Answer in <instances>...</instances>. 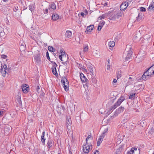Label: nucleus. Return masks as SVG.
Wrapping results in <instances>:
<instances>
[{
	"instance_id": "nucleus-1",
	"label": "nucleus",
	"mask_w": 154,
	"mask_h": 154,
	"mask_svg": "<svg viewBox=\"0 0 154 154\" xmlns=\"http://www.w3.org/2000/svg\"><path fill=\"white\" fill-rule=\"evenodd\" d=\"M125 100V97L124 96H121L115 104L111 107L107 112V114H109L110 113L112 112V110L115 109L117 107L119 106L122 102L124 101Z\"/></svg>"
},
{
	"instance_id": "nucleus-2",
	"label": "nucleus",
	"mask_w": 154,
	"mask_h": 154,
	"mask_svg": "<svg viewBox=\"0 0 154 154\" xmlns=\"http://www.w3.org/2000/svg\"><path fill=\"white\" fill-rule=\"evenodd\" d=\"M124 54L126 56L125 60L128 61L132 57V52L131 45H127Z\"/></svg>"
},
{
	"instance_id": "nucleus-3",
	"label": "nucleus",
	"mask_w": 154,
	"mask_h": 154,
	"mask_svg": "<svg viewBox=\"0 0 154 154\" xmlns=\"http://www.w3.org/2000/svg\"><path fill=\"white\" fill-rule=\"evenodd\" d=\"M154 66H152L148 68L147 70L144 73L142 76V79L145 80L149 79L150 77L151 74L149 73V71L151 70V69L152 70L153 69L154 67Z\"/></svg>"
},
{
	"instance_id": "nucleus-4",
	"label": "nucleus",
	"mask_w": 154,
	"mask_h": 154,
	"mask_svg": "<svg viewBox=\"0 0 154 154\" xmlns=\"http://www.w3.org/2000/svg\"><path fill=\"white\" fill-rule=\"evenodd\" d=\"M10 8V7L8 6H4L2 7L1 11L4 14L6 15H8L9 13Z\"/></svg>"
},
{
	"instance_id": "nucleus-5",
	"label": "nucleus",
	"mask_w": 154,
	"mask_h": 154,
	"mask_svg": "<svg viewBox=\"0 0 154 154\" xmlns=\"http://www.w3.org/2000/svg\"><path fill=\"white\" fill-rule=\"evenodd\" d=\"M92 145L91 143H88L86 144V145H85L83 147V152L86 153H88L89 152V149H92Z\"/></svg>"
},
{
	"instance_id": "nucleus-6",
	"label": "nucleus",
	"mask_w": 154,
	"mask_h": 154,
	"mask_svg": "<svg viewBox=\"0 0 154 154\" xmlns=\"http://www.w3.org/2000/svg\"><path fill=\"white\" fill-rule=\"evenodd\" d=\"M125 108L123 106H120L118 109H116V111L114 113V114L113 116V117L117 116L120 113L122 112H123Z\"/></svg>"
},
{
	"instance_id": "nucleus-7",
	"label": "nucleus",
	"mask_w": 154,
	"mask_h": 154,
	"mask_svg": "<svg viewBox=\"0 0 154 154\" xmlns=\"http://www.w3.org/2000/svg\"><path fill=\"white\" fill-rule=\"evenodd\" d=\"M53 63V66L51 68L52 72L53 74L57 76L58 75L57 72L56 67L57 66V65L55 62H51Z\"/></svg>"
},
{
	"instance_id": "nucleus-8",
	"label": "nucleus",
	"mask_w": 154,
	"mask_h": 154,
	"mask_svg": "<svg viewBox=\"0 0 154 154\" xmlns=\"http://www.w3.org/2000/svg\"><path fill=\"white\" fill-rule=\"evenodd\" d=\"M34 58L36 64H38L41 63V56L39 54H38L35 55Z\"/></svg>"
},
{
	"instance_id": "nucleus-9",
	"label": "nucleus",
	"mask_w": 154,
	"mask_h": 154,
	"mask_svg": "<svg viewBox=\"0 0 154 154\" xmlns=\"http://www.w3.org/2000/svg\"><path fill=\"white\" fill-rule=\"evenodd\" d=\"M21 88L23 92L24 93H27L29 90V85L26 84H24L23 85H22Z\"/></svg>"
},
{
	"instance_id": "nucleus-10",
	"label": "nucleus",
	"mask_w": 154,
	"mask_h": 154,
	"mask_svg": "<svg viewBox=\"0 0 154 154\" xmlns=\"http://www.w3.org/2000/svg\"><path fill=\"white\" fill-rule=\"evenodd\" d=\"M66 125L68 129H70L71 128L72 124L71 118H69L68 119H67Z\"/></svg>"
},
{
	"instance_id": "nucleus-11",
	"label": "nucleus",
	"mask_w": 154,
	"mask_h": 154,
	"mask_svg": "<svg viewBox=\"0 0 154 154\" xmlns=\"http://www.w3.org/2000/svg\"><path fill=\"white\" fill-rule=\"evenodd\" d=\"M128 6V2L127 1L123 3L120 6V10L121 11H125Z\"/></svg>"
},
{
	"instance_id": "nucleus-12",
	"label": "nucleus",
	"mask_w": 154,
	"mask_h": 154,
	"mask_svg": "<svg viewBox=\"0 0 154 154\" xmlns=\"http://www.w3.org/2000/svg\"><path fill=\"white\" fill-rule=\"evenodd\" d=\"M80 77L81 80L82 82L86 83H87L88 82V80L86 78L83 74L81 73L80 74Z\"/></svg>"
},
{
	"instance_id": "nucleus-13",
	"label": "nucleus",
	"mask_w": 154,
	"mask_h": 154,
	"mask_svg": "<svg viewBox=\"0 0 154 154\" xmlns=\"http://www.w3.org/2000/svg\"><path fill=\"white\" fill-rule=\"evenodd\" d=\"M144 14L143 13H139L138 16L136 17V22H139L142 20L144 18Z\"/></svg>"
},
{
	"instance_id": "nucleus-14",
	"label": "nucleus",
	"mask_w": 154,
	"mask_h": 154,
	"mask_svg": "<svg viewBox=\"0 0 154 154\" xmlns=\"http://www.w3.org/2000/svg\"><path fill=\"white\" fill-rule=\"evenodd\" d=\"M94 26L93 25H91L87 27L86 30L85 31V32L86 34H88V32H91L93 30Z\"/></svg>"
},
{
	"instance_id": "nucleus-15",
	"label": "nucleus",
	"mask_w": 154,
	"mask_h": 154,
	"mask_svg": "<svg viewBox=\"0 0 154 154\" xmlns=\"http://www.w3.org/2000/svg\"><path fill=\"white\" fill-rule=\"evenodd\" d=\"M61 82L63 85H66V84H67V85H69L68 81L67 79L64 77H62L61 79Z\"/></svg>"
},
{
	"instance_id": "nucleus-16",
	"label": "nucleus",
	"mask_w": 154,
	"mask_h": 154,
	"mask_svg": "<svg viewBox=\"0 0 154 154\" xmlns=\"http://www.w3.org/2000/svg\"><path fill=\"white\" fill-rule=\"evenodd\" d=\"M53 141L51 139H49L47 143V146L48 149H50L53 145Z\"/></svg>"
},
{
	"instance_id": "nucleus-17",
	"label": "nucleus",
	"mask_w": 154,
	"mask_h": 154,
	"mask_svg": "<svg viewBox=\"0 0 154 154\" xmlns=\"http://www.w3.org/2000/svg\"><path fill=\"white\" fill-rule=\"evenodd\" d=\"M45 132L44 131L42 132V134L41 136V142L42 143V144L43 145H45Z\"/></svg>"
},
{
	"instance_id": "nucleus-18",
	"label": "nucleus",
	"mask_w": 154,
	"mask_h": 154,
	"mask_svg": "<svg viewBox=\"0 0 154 154\" xmlns=\"http://www.w3.org/2000/svg\"><path fill=\"white\" fill-rule=\"evenodd\" d=\"M108 127H107L105 128L103 132L100 137L103 138L105 136L107 132L108 131Z\"/></svg>"
},
{
	"instance_id": "nucleus-19",
	"label": "nucleus",
	"mask_w": 154,
	"mask_h": 154,
	"mask_svg": "<svg viewBox=\"0 0 154 154\" xmlns=\"http://www.w3.org/2000/svg\"><path fill=\"white\" fill-rule=\"evenodd\" d=\"M56 5L54 3H51L50 5H49V7L48 8V9L49 10V11H51V9L53 10H55L56 9Z\"/></svg>"
},
{
	"instance_id": "nucleus-20",
	"label": "nucleus",
	"mask_w": 154,
	"mask_h": 154,
	"mask_svg": "<svg viewBox=\"0 0 154 154\" xmlns=\"http://www.w3.org/2000/svg\"><path fill=\"white\" fill-rule=\"evenodd\" d=\"M59 18L58 15L57 14H54L52 16V19L53 21H55Z\"/></svg>"
},
{
	"instance_id": "nucleus-21",
	"label": "nucleus",
	"mask_w": 154,
	"mask_h": 154,
	"mask_svg": "<svg viewBox=\"0 0 154 154\" xmlns=\"http://www.w3.org/2000/svg\"><path fill=\"white\" fill-rule=\"evenodd\" d=\"M137 34H135L133 38V40L134 42H137L139 41L140 39H141V38L138 37Z\"/></svg>"
},
{
	"instance_id": "nucleus-22",
	"label": "nucleus",
	"mask_w": 154,
	"mask_h": 154,
	"mask_svg": "<svg viewBox=\"0 0 154 154\" xmlns=\"http://www.w3.org/2000/svg\"><path fill=\"white\" fill-rule=\"evenodd\" d=\"M10 131V127L6 128H5L4 132L5 134L6 135H8L9 134Z\"/></svg>"
},
{
	"instance_id": "nucleus-23",
	"label": "nucleus",
	"mask_w": 154,
	"mask_h": 154,
	"mask_svg": "<svg viewBox=\"0 0 154 154\" xmlns=\"http://www.w3.org/2000/svg\"><path fill=\"white\" fill-rule=\"evenodd\" d=\"M1 71L0 72H1L2 74V76L3 77H5L6 76V74L8 72H7L5 70L3 69V68H2V65L1 66Z\"/></svg>"
},
{
	"instance_id": "nucleus-24",
	"label": "nucleus",
	"mask_w": 154,
	"mask_h": 154,
	"mask_svg": "<svg viewBox=\"0 0 154 154\" xmlns=\"http://www.w3.org/2000/svg\"><path fill=\"white\" fill-rule=\"evenodd\" d=\"M72 32L71 31L68 30L66 31L65 34L66 37L67 38H69L72 36Z\"/></svg>"
},
{
	"instance_id": "nucleus-25",
	"label": "nucleus",
	"mask_w": 154,
	"mask_h": 154,
	"mask_svg": "<svg viewBox=\"0 0 154 154\" xmlns=\"http://www.w3.org/2000/svg\"><path fill=\"white\" fill-rule=\"evenodd\" d=\"M148 10L150 11H154V3L151 4L148 8Z\"/></svg>"
},
{
	"instance_id": "nucleus-26",
	"label": "nucleus",
	"mask_w": 154,
	"mask_h": 154,
	"mask_svg": "<svg viewBox=\"0 0 154 154\" xmlns=\"http://www.w3.org/2000/svg\"><path fill=\"white\" fill-rule=\"evenodd\" d=\"M92 139L93 137L91 135H88L86 140V144H88V143H89L88 142V141L89 140H92Z\"/></svg>"
},
{
	"instance_id": "nucleus-27",
	"label": "nucleus",
	"mask_w": 154,
	"mask_h": 154,
	"mask_svg": "<svg viewBox=\"0 0 154 154\" xmlns=\"http://www.w3.org/2000/svg\"><path fill=\"white\" fill-rule=\"evenodd\" d=\"M115 45V42L113 41H110L108 43V45L109 47H113Z\"/></svg>"
},
{
	"instance_id": "nucleus-28",
	"label": "nucleus",
	"mask_w": 154,
	"mask_h": 154,
	"mask_svg": "<svg viewBox=\"0 0 154 154\" xmlns=\"http://www.w3.org/2000/svg\"><path fill=\"white\" fill-rule=\"evenodd\" d=\"M17 103H18L20 105H22L21 97L20 96H18L16 100Z\"/></svg>"
},
{
	"instance_id": "nucleus-29",
	"label": "nucleus",
	"mask_w": 154,
	"mask_h": 154,
	"mask_svg": "<svg viewBox=\"0 0 154 154\" xmlns=\"http://www.w3.org/2000/svg\"><path fill=\"white\" fill-rule=\"evenodd\" d=\"M103 140V138L101 137H99L97 142V146H99L100 145V143L102 142Z\"/></svg>"
},
{
	"instance_id": "nucleus-30",
	"label": "nucleus",
	"mask_w": 154,
	"mask_h": 154,
	"mask_svg": "<svg viewBox=\"0 0 154 154\" xmlns=\"http://www.w3.org/2000/svg\"><path fill=\"white\" fill-rule=\"evenodd\" d=\"M48 49L49 51L51 52H55L56 51V49L53 47L51 46H48Z\"/></svg>"
},
{
	"instance_id": "nucleus-31",
	"label": "nucleus",
	"mask_w": 154,
	"mask_h": 154,
	"mask_svg": "<svg viewBox=\"0 0 154 154\" xmlns=\"http://www.w3.org/2000/svg\"><path fill=\"white\" fill-rule=\"evenodd\" d=\"M108 16V14H103L101 16H100L99 17V18H100V20H102L103 19H104L105 18H106Z\"/></svg>"
},
{
	"instance_id": "nucleus-32",
	"label": "nucleus",
	"mask_w": 154,
	"mask_h": 154,
	"mask_svg": "<svg viewBox=\"0 0 154 154\" xmlns=\"http://www.w3.org/2000/svg\"><path fill=\"white\" fill-rule=\"evenodd\" d=\"M116 16L115 14H111L110 15L109 19L110 20H115L116 19Z\"/></svg>"
},
{
	"instance_id": "nucleus-33",
	"label": "nucleus",
	"mask_w": 154,
	"mask_h": 154,
	"mask_svg": "<svg viewBox=\"0 0 154 154\" xmlns=\"http://www.w3.org/2000/svg\"><path fill=\"white\" fill-rule=\"evenodd\" d=\"M88 69L90 72L91 73V75H94L93 68V67L91 66H90L88 67Z\"/></svg>"
},
{
	"instance_id": "nucleus-34",
	"label": "nucleus",
	"mask_w": 154,
	"mask_h": 154,
	"mask_svg": "<svg viewBox=\"0 0 154 154\" xmlns=\"http://www.w3.org/2000/svg\"><path fill=\"white\" fill-rule=\"evenodd\" d=\"M134 147L131 148L130 151L127 152L128 154H134Z\"/></svg>"
},
{
	"instance_id": "nucleus-35",
	"label": "nucleus",
	"mask_w": 154,
	"mask_h": 154,
	"mask_svg": "<svg viewBox=\"0 0 154 154\" xmlns=\"http://www.w3.org/2000/svg\"><path fill=\"white\" fill-rule=\"evenodd\" d=\"M60 52L61 54L60 55L63 56V57H65L66 58V56L65 54V52L64 51L61 50H60Z\"/></svg>"
},
{
	"instance_id": "nucleus-36",
	"label": "nucleus",
	"mask_w": 154,
	"mask_h": 154,
	"mask_svg": "<svg viewBox=\"0 0 154 154\" xmlns=\"http://www.w3.org/2000/svg\"><path fill=\"white\" fill-rule=\"evenodd\" d=\"M60 52L61 54L60 55L63 56V57H65L66 58V56L65 54V52L64 51L61 50H60Z\"/></svg>"
},
{
	"instance_id": "nucleus-37",
	"label": "nucleus",
	"mask_w": 154,
	"mask_h": 154,
	"mask_svg": "<svg viewBox=\"0 0 154 154\" xmlns=\"http://www.w3.org/2000/svg\"><path fill=\"white\" fill-rule=\"evenodd\" d=\"M140 150L137 149V148H134V154H140Z\"/></svg>"
},
{
	"instance_id": "nucleus-38",
	"label": "nucleus",
	"mask_w": 154,
	"mask_h": 154,
	"mask_svg": "<svg viewBox=\"0 0 154 154\" xmlns=\"http://www.w3.org/2000/svg\"><path fill=\"white\" fill-rule=\"evenodd\" d=\"M29 10H30L32 12V11H33L34 9V6L33 5H29Z\"/></svg>"
},
{
	"instance_id": "nucleus-39",
	"label": "nucleus",
	"mask_w": 154,
	"mask_h": 154,
	"mask_svg": "<svg viewBox=\"0 0 154 154\" xmlns=\"http://www.w3.org/2000/svg\"><path fill=\"white\" fill-rule=\"evenodd\" d=\"M69 85H67V84H66V85H63L64 90L66 91H68L69 90Z\"/></svg>"
},
{
	"instance_id": "nucleus-40",
	"label": "nucleus",
	"mask_w": 154,
	"mask_h": 154,
	"mask_svg": "<svg viewBox=\"0 0 154 154\" xmlns=\"http://www.w3.org/2000/svg\"><path fill=\"white\" fill-rule=\"evenodd\" d=\"M116 75L118 79L120 78L121 77V72L120 71L118 72L117 73Z\"/></svg>"
},
{
	"instance_id": "nucleus-41",
	"label": "nucleus",
	"mask_w": 154,
	"mask_h": 154,
	"mask_svg": "<svg viewBox=\"0 0 154 154\" xmlns=\"http://www.w3.org/2000/svg\"><path fill=\"white\" fill-rule=\"evenodd\" d=\"M135 97V94L134 93L132 94H131L129 97V98L131 99H134Z\"/></svg>"
},
{
	"instance_id": "nucleus-42",
	"label": "nucleus",
	"mask_w": 154,
	"mask_h": 154,
	"mask_svg": "<svg viewBox=\"0 0 154 154\" xmlns=\"http://www.w3.org/2000/svg\"><path fill=\"white\" fill-rule=\"evenodd\" d=\"M2 68H3V69L5 70L7 72H8L9 71V69H8L7 68V66L6 64H4V65L3 66H2Z\"/></svg>"
},
{
	"instance_id": "nucleus-43",
	"label": "nucleus",
	"mask_w": 154,
	"mask_h": 154,
	"mask_svg": "<svg viewBox=\"0 0 154 154\" xmlns=\"http://www.w3.org/2000/svg\"><path fill=\"white\" fill-rule=\"evenodd\" d=\"M140 57H141V59L140 60V61L142 60L143 59V57H142V58L141 57V53H139L138 54L137 56V57H136V59H137V58H139Z\"/></svg>"
},
{
	"instance_id": "nucleus-44",
	"label": "nucleus",
	"mask_w": 154,
	"mask_h": 154,
	"mask_svg": "<svg viewBox=\"0 0 154 154\" xmlns=\"http://www.w3.org/2000/svg\"><path fill=\"white\" fill-rule=\"evenodd\" d=\"M88 46H86L85 47L83 50V51L84 52H85L88 51Z\"/></svg>"
},
{
	"instance_id": "nucleus-45",
	"label": "nucleus",
	"mask_w": 154,
	"mask_h": 154,
	"mask_svg": "<svg viewBox=\"0 0 154 154\" xmlns=\"http://www.w3.org/2000/svg\"><path fill=\"white\" fill-rule=\"evenodd\" d=\"M140 11L142 12H145L146 11V9L143 7H141L140 8Z\"/></svg>"
},
{
	"instance_id": "nucleus-46",
	"label": "nucleus",
	"mask_w": 154,
	"mask_h": 154,
	"mask_svg": "<svg viewBox=\"0 0 154 154\" xmlns=\"http://www.w3.org/2000/svg\"><path fill=\"white\" fill-rule=\"evenodd\" d=\"M46 57H47V59L49 60L51 62V61H50V57L49 56V53L48 52V51H47L46 53Z\"/></svg>"
},
{
	"instance_id": "nucleus-47",
	"label": "nucleus",
	"mask_w": 154,
	"mask_h": 154,
	"mask_svg": "<svg viewBox=\"0 0 154 154\" xmlns=\"http://www.w3.org/2000/svg\"><path fill=\"white\" fill-rule=\"evenodd\" d=\"M105 23V21H100L99 25H100V26H101L103 27V26L104 25Z\"/></svg>"
},
{
	"instance_id": "nucleus-48",
	"label": "nucleus",
	"mask_w": 154,
	"mask_h": 154,
	"mask_svg": "<svg viewBox=\"0 0 154 154\" xmlns=\"http://www.w3.org/2000/svg\"><path fill=\"white\" fill-rule=\"evenodd\" d=\"M133 80H131V81H128L127 82V85H129L131 84L132 83V81Z\"/></svg>"
},
{
	"instance_id": "nucleus-49",
	"label": "nucleus",
	"mask_w": 154,
	"mask_h": 154,
	"mask_svg": "<svg viewBox=\"0 0 154 154\" xmlns=\"http://www.w3.org/2000/svg\"><path fill=\"white\" fill-rule=\"evenodd\" d=\"M111 67V66L110 64H107L106 68L107 70H109L110 69Z\"/></svg>"
},
{
	"instance_id": "nucleus-50",
	"label": "nucleus",
	"mask_w": 154,
	"mask_h": 154,
	"mask_svg": "<svg viewBox=\"0 0 154 154\" xmlns=\"http://www.w3.org/2000/svg\"><path fill=\"white\" fill-rule=\"evenodd\" d=\"M93 154H99V151L97 150H95L94 151H93Z\"/></svg>"
},
{
	"instance_id": "nucleus-51",
	"label": "nucleus",
	"mask_w": 154,
	"mask_h": 154,
	"mask_svg": "<svg viewBox=\"0 0 154 154\" xmlns=\"http://www.w3.org/2000/svg\"><path fill=\"white\" fill-rule=\"evenodd\" d=\"M102 27V26H100V25H98V27L97 28V30L98 31H100Z\"/></svg>"
},
{
	"instance_id": "nucleus-52",
	"label": "nucleus",
	"mask_w": 154,
	"mask_h": 154,
	"mask_svg": "<svg viewBox=\"0 0 154 154\" xmlns=\"http://www.w3.org/2000/svg\"><path fill=\"white\" fill-rule=\"evenodd\" d=\"M5 35V33L4 32H3L1 33H0V38L4 36Z\"/></svg>"
},
{
	"instance_id": "nucleus-53",
	"label": "nucleus",
	"mask_w": 154,
	"mask_h": 154,
	"mask_svg": "<svg viewBox=\"0 0 154 154\" xmlns=\"http://www.w3.org/2000/svg\"><path fill=\"white\" fill-rule=\"evenodd\" d=\"M1 57V58L5 59H6L7 57V56L6 55L4 54L2 55Z\"/></svg>"
},
{
	"instance_id": "nucleus-54",
	"label": "nucleus",
	"mask_w": 154,
	"mask_h": 154,
	"mask_svg": "<svg viewBox=\"0 0 154 154\" xmlns=\"http://www.w3.org/2000/svg\"><path fill=\"white\" fill-rule=\"evenodd\" d=\"M91 81L92 82L94 83H96V79L95 78H93L91 79Z\"/></svg>"
},
{
	"instance_id": "nucleus-55",
	"label": "nucleus",
	"mask_w": 154,
	"mask_h": 154,
	"mask_svg": "<svg viewBox=\"0 0 154 154\" xmlns=\"http://www.w3.org/2000/svg\"><path fill=\"white\" fill-rule=\"evenodd\" d=\"M59 57L61 61H65L64 60H63V56H62V55H59Z\"/></svg>"
},
{
	"instance_id": "nucleus-56",
	"label": "nucleus",
	"mask_w": 154,
	"mask_h": 154,
	"mask_svg": "<svg viewBox=\"0 0 154 154\" xmlns=\"http://www.w3.org/2000/svg\"><path fill=\"white\" fill-rule=\"evenodd\" d=\"M3 32H4L3 29L1 27H0V33H1Z\"/></svg>"
},
{
	"instance_id": "nucleus-57",
	"label": "nucleus",
	"mask_w": 154,
	"mask_h": 154,
	"mask_svg": "<svg viewBox=\"0 0 154 154\" xmlns=\"http://www.w3.org/2000/svg\"><path fill=\"white\" fill-rule=\"evenodd\" d=\"M65 61H62L63 62H62V63L64 64V65H66L67 64V63H66V62L67 61V60H65Z\"/></svg>"
},
{
	"instance_id": "nucleus-58",
	"label": "nucleus",
	"mask_w": 154,
	"mask_h": 154,
	"mask_svg": "<svg viewBox=\"0 0 154 154\" xmlns=\"http://www.w3.org/2000/svg\"><path fill=\"white\" fill-rule=\"evenodd\" d=\"M122 146H120L119 149H117V151L119 152L120 150H122Z\"/></svg>"
},
{
	"instance_id": "nucleus-59",
	"label": "nucleus",
	"mask_w": 154,
	"mask_h": 154,
	"mask_svg": "<svg viewBox=\"0 0 154 154\" xmlns=\"http://www.w3.org/2000/svg\"><path fill=\"white\" fill-rule=\"evenodd\" d=\"M48 9H46L45 11H44V13L45 14H47L48 13Z\"/></svg>"
},
{
	"instance_id": "nucleus-60",
	"label": "nucleus",
	"mask_w": 154,
	"mask_h": 154,
	"mask_svg": "<svg viewBox=\"0 0 154 154\" xmlns=\"http://www.w3.org/2000/svg\"><path fill=\"white\" fill-rule=\"evenodd\" d=\"M80 14L83 17H84L85 16V14H84V13L83 12H81Z\"/></svg>"
},
{
	"instance_id": "nucleus-61",
	"label": "nucleus",
	"mask_w": 154,
	"mask_h": 154,
	"mask_svg": "<svg viewBox=\"0 0 154 154\" xmlns=\"http://www.w3.org/2000/svg\"><path fill=\"white\" fill-rule=\"evenodd\" d=\"M117 82V80L116 79H114L113 80V83H116Z\"/></svg>"
},
{
	"instance_id": "nucleus-62",
	"label": "nucleus",
	"mask_w": 154,
	"mask_h": 154,
	"mask_svg": "<svg viewBox=\"0 0 154 154\" xmlns=\"http://www.w3.org/2000/svg\"><path fill=\"white\" fill-rule=\"evenodd\" d=\"M3 113V112L2 111H0V116L2 115Z\"/></svg>"
},
{
	"instance_id": "nucleus-63",
	"label": "nucleus",
	"mask_w": 154,
	"mask_h": 154,
	"mask_svg": "<svg viewBox=\"0 0 154 154\" xmlns=\"http://www.w3.org/2000/svg\"><path fill=\"white\" fill-rule=\"evenodd\" d=\"M103 5L104 6H106L108 4H107V2H105Z\"/></svg>"
},
{
	"instance_id": "nucleus-64",
	"label": "nucleus",
	"mask_w": 154,
	"mask_h": 154,
	"mask_svg": "<svg viewBox=\"0 0 154 154\" xmlns=\"http://www.w3.org/2000/svg\"><path fill=\"white\" fill-rule=\"evenodd\" d=\"M118 141H120V142L121 143V141H122V139H120V138H119Z\"/></svg>"
}]
</instances>
